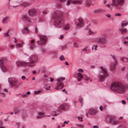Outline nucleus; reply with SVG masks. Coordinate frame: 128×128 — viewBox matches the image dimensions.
Instances as JSON below:
<instances>
[{"mask_svg": "<svg viewBox=\"0 0 128 128\" xmlns=\"http://www.w3.org/2000/svg\"><path fill=\"white\" fill-rule=\"evenodd\" d=\"M126 86L122 83L118 82H114L111 85L110 88L116 93L122 94L126 90Z\"/></svg>", "mask_w": 128, "mask_h": 128, "instance_id": "f257e3e1", "label": "nucleus"}, {"mask_svg": "<svg viewBox=\"0 0 128 128\" xmlns=\"http://www.w3.org/2000/svg\"><path fill=\"white\" fill-rule=\"evenodd\" d=\"M52 16L54 20L55 26L58 28L61 27L64 22V20L61 14L57 11L52 14Z\"/></svg>", "mask_w": 128, "mask_h": 128, "instance_id": "f03ea898", "label": "nucleus"}, {"mask_svg": "<svg viewBox=\"0 0 128 128\" xmlns=\"http://www.w3.org/2000/svg\"><path fill=\"white\" fill-rule=\"evenodd\" d=\"M100 67L102 71L99 76L100 79V81H103L108 76V71L104 67L102 66H100Z\"/></svg>", "mask_w": 128, "mask_h": 128, "instance_id": "7ed1b4c3", "label": "nucleus"}, {"mask_svg": "<svg viewBox=\"0 0 128 128\" xmlns=\"http://www.w3.org/2000/svg\"><path fill=\"white\" fill-rule=\"evenodd\" d=\"M113 4H111L112 7L114 5L118 9L122 8V5L124 4V0H112Z\"/></svg>", "mask_w": 128, "mask_h": 128, "instance_id": "20e7f679", "label": "nucleus"}, {"mask_svg": "<svg viewBox=\"0 0 128 128\" xmlns=\"http://www.w3.org/2000/svg\"><path fill=\"white\" fill-rule=\"evenodd\" d=\"M38 36L40 38V40L36 42V43L41 46L44 45L46 43L47 40L46 36L42 35H39Z\"/></svg>", "mask_w": 128, "mask_h": 128, "instance_id": "39448f33", "label": "nucleus"}, {"mask_svg": "<svg viewBox=\"0 0 128 128\" xmlns=\"http://www.w3.org/2000/svg\"><path fill=\"white\" fill-rule=\"evenodd\" d=\"M65 79V78L63 77H61L58 79V85L55 88L56 90H60L64 87V84L62 81L63 82Z\"/></svg>", "mask_w": 128, "mask_h": 128, "instance_id": "423d86ee", "label": "nucleus"}, {"mask_svg": "<svg viewBox=\"0 0 128 128\" xmlns=\"http://www.w3.org/2000/svg\"><path fill=\"white\" fill-rule=\"evenodd\" d=\"M96 41L97 42L101 45H103L108 43V41L106 38L104 37H100L97 38Z\"/></svg>", "mask_w": 128, "mask_h": 128, "instance_id": "0eeeda50", "label": "nucleus"}, {"mask_svg": "<svg viewBox=\"0 0 128 128\" xmlns=\"http://www.w3.org/2000/svg\"><path fill=\"white\" fill-rule=\"evenodd\" d=\"M8 83L13 86H15L17 84L18 82V80L16 78H8Z\"/></svg>", "mask_w": 128, "mask_h": 128, "instance_id": "6e6552de", "label": "nucleus"}, {"mask_svg": "<svg viewBox=\"0 0 128 128\" xmlns=\"http://www.w3.org/2000/svg\"><path fill=\"white\" fill-rule=\"evenodd\" d=\"M76 28H79L82 27L84 25L83 20L81 17L78 18L76 22Z\"/></svg>", "mask_w": 128, "mask_h": 128, "instance_id": "1a4fd4ad", "label": "nucleus"}, {"mask_svg": "<svg viewBox=\"0 0 128 128\" xmlns=\"http://www.w3.org/2000/svg\"><path fill=\"white\" fill-rule=\"evenodd\" d=\"M30 61L31 64L36 62L38 60V57L36 55H32L29 56Z\"/></svg>", "mask_w": 128, "mask_h": 128, "instance_id": "9d476101", "label": "nucleus"}, {"mask_svg": "<svg viewBox=\"0 0 128 128\" xmlns=\"http://www.w3.org/2000/svg\"><path fill=\"white\" fill-rule=\"evenodd\" d=\"M22 18L23 20L26 21L29 23L31 22V20L28 15L27 14H24L22 15Z\"/></svg>", "mask_w": 128, "mask_h": 128, "instance_id": "9b49d317", "label": "nucleus"}, {"mask_svg": "<svg viewBox=\"0 0 128 128\" xmlns=\"http://www.w3.org/2000/svg\"><path fill=\"white\" fill-rule=\"evenodd\" d=\"M28 13L30 16L33 17L36 15V10L35 8H32L28 10Z\"/></svg>", "mask_w": 128, "mask_h": 128, "instance_id": "f8f14e48", "label": "nucleus"}, {"mask_svg": "<svg viewBox=\"0 0 128 128\" xmlns=\"http://www.w3.org/2000/svg\"><path fill=\"white\" fill-rule=\"evenodd\" d=\"M116 117L112 116H111L109 119V122L111 124L116 125L118 123V121L114 120Z\"/></svg>", "mask_w": 128, "mask_h": 128, "instance_id": "ddd939ff", "label": "nucleus"}, {"mask_svg": "<svg viewBox=\"0 0 128 128\" xmlns=\"http://www.w3.org/2000/svg\"><path fill=\"white\" fill-rule=\"evenodd\" d=\"M28 62H26L21 61H17L16 63V65L18 66H26L28 65Z\"/></svg>", "mask_w": 128, "mask_h": 128, "instance_id": "4468645a", "label": "nucleus"}, {"mask_svg": "<svg viewBox=\"0 0 128 128\" xmlns=\"http://www.w3.org/2000/svg\"><path fill=\"white\" fill-rule=\"evenodd\" d=\"M80 2L78 1H73L71 0H68L66 2V5L67 6H69L71 4H76Z\"/></svg>", "mask_w": 128, "mask_h": 128, "instance_id": "2eb2a0df", "label": "nucleus"}, {"mask_svg": "<svg viewBox=\"0 0 128 128\" xmlns=\"http://www.w3.org/2000/svg\"><path fill=\"white\" fill-rule=\"evenodd\" d=\"M98 112L96 109H91L89 110V112L90 114L94 115Z\"/></svg>", "mask_w": 128, "mask_h": 128, "instance_id": "dca6fc26", "label": "nucleus"}, {"mask_svg": "<svg viewBox=\"0 0 128 128\" xmlns=\"http://www.w3.org/2000/svg\"><path fill=\"white\" fill-rule=\"evenodd\" d=\"M90 24L87 27H86V28L87 30H88L89 29V31L90 32V34H96V33L97 32L96 31L94 32H92L91 30V29L90 28Z\"/></svg>", "mask_w": 128, "mask_h": 128, "instance_id": "f3484780", "label": "nucleus"}, {"mask_svg": "<svg viewBox=\"0 0 128 128\" xmlns=\"http://www.w3.org/2000/svg\"><path fill=\"white\" fill-rule=\"evenodd\" d=\"M128 24V21L124 20L123 21L122 23V27H124Z\"/></svg>", "mask_w": 128, "mask_h": 128, "instance_id": "a211bd4d", "label": "nucleus"}, {"mask_svg": "<svg viewBox=\"0 0 128 128\" xmlns=\"http://www.w3.org/2000/svg\"><path fill=\"white\" fill-rule=\"evenodd\" d=\"M29 30L27 28H24L22 30V32L23 33L26 34L28 33L29 32Z\"/></svg>", "mask_w": 128, "mask_h": 128, "instance_id": "6ab92c4d", "label": "nucleus"}, {"mask_svg": "<svg viewBox=\"0 0 128 128\" xmlns=\"http://www.w3.org/2000/svg\"><path fill=\"white\" fill-rule=\"evenodd\" d=\"M70 28V25L69 24H65L64 26V29L66 30H68Z\"/></svg>", "mask_w": 128, "mask_h": 128, "instance_id": "aec40b11", "label": "nucleus"}, {"mask_svg": "<svg viewBox=\"0 0 128 128\" xmlns=\"http://www.w3.org/2000/svg\"><path fill=\"white\" fill-rule=\"evenodd\" d=\"M0 67L2 70L4 72H5L7 70L6 67L4 65H2Z\"/></svg>", "mask_w": 128, "mask_h": 128, "instance_id": "412c9836", "label": "nucleus"}, {"mask_svg": "<svg viewBox=\"0 0 128 128\" xmlns=\"http://www.w3.org/2000/svg\"><path fill=\"white\" fill-rule=\"evenodd\" d=\"M30 2H23L22 4V6L24 7H26L30 5Z\"/></svg>", "mask_w": 128, "mask_h": 128, "instance_id": "4be33fe9", "label": "nucleus"}, {"mask_svg": "<svg viewBox=\"0 0 128 128\" xmlns=\"http://www.w3.org/2000/svg\"><path fill=\"white\" fill-rule=\"evenodd\" d=\"M116 65L117 64H112V66H110V68L111 70H114L116 68Z\"/></svg>", "mask_w": 128, "mask_h": 128, "instance_id": "5701e85b", "label": "nucleus"}, {"mask_svg": "<svg viewBox=\"0 0 128 128\" xmlns=\"http://www.w3.org/2000/svg\"><path fill=\"white\" fill-rule=\"evenodd\" d=\"M20 6V4H16L15 3L12 5L10 6L12 7L13 8H15L18 7Z\"/></svg>", "mask_w": 128, "mask_h": 128, "instance_id": "b1692460", "label": "nucleus"}, {"mask_svg": "<svg viewBox=\"0 0 128 128\" xmlns=\"http://www.w3.org/2000/svg\"><path fill=\"white\" fill-rule=\"evenodd\" d=\"M112 58L114 59V61L115 63L116 64H118V62L116 59V57L114 55H113L112 56Z\"/></svg>", "mask_w": 128, "mask_h": 128, "instance_id": "393cba45", "label": "nucleus"}, {"mask_svg": "<svg viewBox=\"0 0 128 128\" xmlns=\"http://www.w3.org/2000/svg\"><path fill=\"white\" fill-rule=\"evenodd\" d=\"M66 105V104H64L62 105H61L60 107V109L62 110H64L66 108L65 107Z\"/></svg>", "mask_w": 128, "mask_h": 128, "instance_id": "a878e982", "label": "nucleus"}, {"mask_svg": "<svg viewBox=\"0 0 128 128\" xmlns=\"http://www.w3.org/2000/svg\"><path fill=\"white\" fill-rule=\"evenodd\" d=\"M77 75L78 77L80 78H83V75L81 73H77Z\"/></svg>", "mask_w": 128, "mask_h": 128, "instance_id": "bb28decb", "label": "nucleus"}, {"mask_svg": "<svg viewBox=\"0 0 128 128\" xmlns=\"http://www.w3.org/2000/svg\"><path fill=\"white\" fill-rule=\"evenodd\" d=\"M14 42L16 44V46H18V47H20L22 46V45L21 44H19L18 43H17V42L16 40L14 41Z\"/></svg>", "mask_w": 128, "mask_h": 128, "instance_id": "cd10ccee", "label": "nucleus"}, {"mask_svg": "<svg viewBox=\"0 0 128 128\" xmlns=\"http://www.w3.org/2000/svg\"><path fill=\"white\" fill-rule=\"evenodd\" d=\"M8 18V17L7 16H6L3 18L2 20V23H6L5 22L6 20Z\"/></svg>", "mask_w": 128, "mask_h": 128, "instance_id": "c85d7f7f", "label": "nucleus"}, {"mask_svg": "<svg viewBox=\"0 0 128 128\" xmlns=\"http://www.w3.org/2000/svg\"><path fill=\"white\" fill-rule=\"evenodd\" d=\"M127 58H128L122 57V58L121 60L123 62H128V60Z\"/></svg>", "mask_w": 128, "mask_h": 128, "instance_id": "c756f323", "label": "nucleus"}, {"mask_svg": "<svg viewBox=\"0 0 128 128\" xmlns=\"http://www.w3.org/2000/svg\"><path fill=\"white\" fill-rule=\"evenodd\" d=\"M76 125L78 127L80 128H83L84 126L83 124H77Z\"/></svg>", "mask_w": 128, "mask_h": 128, "instance_id": "7c9ffc66", "label": "nucleus"}, {"mask_svg": "<svg viewBox=\"0 0 128 128\" xmlns=\"http://www.w3.org/2000/svg\"><path fill=\"white\" fill-rule=\"evenodd\" d=\"M40 50L42 53L45 52H46V49L44 48H42Z\"/></svg>", "mask_w": 128, "mask_h": 128, "instance_id": "2f4dec72", "label": "nucleus"}, {"mask_svg": "<svg viewBox=\"0 0 128 128\" xmlns=\"http://www.w3.org/2000/svg\"><path fill=\"white\" fill-rule=\"evenodd\" d=\"M4 36L5 37H10V36L9 35L8 32H6V33L4 34Z\"/></svg>", "mask_w": 128, "mask_h": 128, "instance_id": "473e14b6", "label": "nucleus"}, {"mask_svg": "<svg viewBox=\"0 0 128 128\" xmlns=\"http://www.w3.org/2000/svg\"><path fill=\"white\" fill-rule=\"evenodd\" d=\"M60 59L61 60H65V58H64V56L63 55H61L60 58Z\"/></svg>", "mask_w": 128, "mask_h": 128, "instance_id": "72a5a7b5", "label": "nucleus"}, {"mask_svg": "<svg viewBox=\"0 0 128 128\" xmlns=\"http://www.w3.org/2000/svg\"><path fill=\"white\" fill-rule=\"evenodd\" d=\"M106 6L107 7H108L110 10H112V8L113 7H112V5L111 6H110L109 4H106Z\"/></svg>", "mask_w": 128, "mask_h": 128, "instance_id": "f704fd0d", "label": "nucleus"}, {"mask_svg": "<svg viewBox=\"0 0 128 128\" xmlns=\"http://www.w3.org/2000/svg\"><path fill=\"white\" fill-rule=\"evenodd\" d=\"M58 112H54L55 113V116H56L57 115H58L61 112V111L60 110H58Z\"/></svg>", "mask_w": 128, "mask_h": 128, "instance_id": "c9c22d12", "label": "nucleus"}, {"mask_svg": "<svg viewBox=\"0 0 128 128\" xmlns=\"http://www.w3.org/2000/svg\"><path fill=\"white\" fill-rule=\"evenodd\" d=\"M3 62V61L2 60H0V67L4 65Z\"/></svg>", "mask_w": 128, "mask_h": 128, "instance_id": "e433bc0d", "label": "nucleus"}, {"mask_svg": "<svg viewBox=\"0 0 128 128\" xmlns=\"http://www.w3.org/2000/svg\"><path fill=\"white\" fill-rule=\"evenodd\" d=\"M74 46L75 47L78 48V44L76 42H74L73 43Z\"/></svg>", "mask_w": 128, "mask_h": 128, "instance_id": "4c0bfd02", "label": "nucleus"}, {"mask_svg": "<svg viewBox=\"0 0 128 128\" xmlns=\"http://www.w3.org/2000/svg\"><path fill=\"white\" fill-rule=\"evenodd\" d=\"M99 13L105 12V10L103 9H99Z\"/></svg>", "mask_w": 128, "mask_h": 128, "instance_id": "58836bf2", "label": "nucleus"}, {"mask_svg": "<svg viewBox=\"0 0 128 128\" xmlns=\"http://www.w3.org/2000/svg\"><path fill=\"white\" fill-rule=\"evenodd\" d=\"M41 91L40 90L35 91H34L35 94H38Z\"/></svg>", "mask_w": 128, "mask_h": 128, "instance_id": "ea45409f", "label": "nucleus"}, {"mask_svg": "<svg viewBox=\"0 0 128 128\" xmlns=\"http://www.w3.org/2000/svg\"><path fill=\"white\" fill-rule=\"evenodd\" d=\"M115 16H120L122 15V14L120 13H117L115 14Z\"/></svg>", "mask_w": 128, "mask_h": 128, "instance_id": "a19ab883", "label": "nucleus"}, {"mask_svg": "<svg viewBox=\"0 0 128 128\" xmlns=\"http://www.w3.org/2000/svg\"><path fill=\"white\" fill-rule=\"evenodd\" d=\"M42 12L44 14H47L48 12V11L47 10H44L42 11Z\"/></svg>", "mask_w": 128, "mask_h": 128, "instance_id": "79ce46f5", "label": "nucleus"}, {"mask_svg": "<svg viewBox=\"0 0 128 128\" xmlns=\"http://www.w3.org/2000/svg\"><path fill=\"white\" fill-rule=\"evenodd\" d=\"M79 100L80 102V103H81L82 105L83 102L81 98H80L79 99Z\"/></svg>", "mask_w": 128, "mask_h": 128, "instance_id": "37998d69", "label": "nucleus"}, {"mask_svg": "<svg viewBox=\"0 0 128 128\" xmlns=\"http://www.w3.org/2000/svg\"><path fill=\"white\" fill-rule=\"evenodd\" d=\"M78 71L79 72H83V70L81 68H79Z\"/></svg>", "mask_w": 128, "mask_h": 128, "instance_id": "c03bdc74", "label": "nucleus"}, {"mask_svg": "<svg viewBox=\"0 0 128 128\" xmlns=\"http://www.w3.org/2000/svg\"><path fill=\"white\" fill-rule=\"evenodd\" d=\"M57 6L58 7H61L62 6L61 4L59 3L57 4Z\"/></svg>", "mask_w": 128, "mask_h": 128, "instance_id": "a18cd8bd", "label": "nucleus"}, {"mask_svg": "<svg viewBox=\"0 0 128 128\" xmlns=\"http://www.w3.org/2000/svg\"><path fill=\"white\" fill-rule=\"evenodd\" d=\"M78 120L80 121H82V117L78 116Z\"/></svg>", "mask_w": 128, "mask_h": 128, "instance_id": "49530a36", "label": "nucleus"}, {"mask_svg": "<svg viewBox=\"0 0 128 128\" xmlns=\"http://www.w3.org/2000/svg\"><path fill=\"white\" fill-rule=\"evenodd\" d=\"M35 47V46L33 45H32V46H31L30 47V48L31 50H32Z\"/></svg>", "mask_w": 128, "mask_h": 128, "instance_id": "de8ad7c7", "label": "nucleus"}, {"mask_svg": "<svg viewBox=\"0 0 128 128\" xmlns=\"http://www.w3.org/2000/svg\"><path fill=\"white\" fill-rule=\"evenodd\" d=\"M38 114L40 115H43L44 114V113L43 112H40L38 113Z\"/></svg>", "mask_w": 128, "mask_h": 128, "instance_id": "09e8293b", "label": "nucleus"}, {"mask_svg": "<svg viewBox=\"0 0 128 128\" xmlns=\"http://www.w3.org/2000/svg\"><path fill=\"white\" fill-rule=\"evenodd\" d=\"M21 78L23 80H24L26 78V77L24 76H22Z\"/></svg>", "mask_w": 128, "mask_h": 128, "instance_id": "8fccbe9b", "label": "nucleus"}, {"mask_svg": "<svg viewBox=\"0 0 128 128\" xmlns=\"http://www.w3.org/2000/svg\"><path fill=\"white\" fill-rule=\"evenodd\" d=\"M94 12L96 13H99V9L94 10Z\"/></svg>", "mask_w": 128, "mask_h": 128, "instance_id": "3c124183", "label": "nucleus"}, {"mask_svg": "<svg viewBox=\"0 0 128 128\" xmlns=\"http://www.w3.org/2000/svg\"><path fill=\"white\" fill-rule=\"evenodd\" d=\"M60 2L61 3H64L66 1V0H60Z\"/></svg>", "mask_w": 128, "mask_h": 128, "instance_id": "603ef678", "label": "nucleus"}, {"mask_svg": "<svg viewBox=\"0 0 128 128\" xmlns=\"http://www.w3.org/2000/svg\"><path fill=\"white\" fill-rule=\"evenodd\" d=\"M66 45H64L62 46V49L63 50H64L66 48Z\"/></svg>", "mask_w": 128, "mask_h": 128, "instance_id": "864d4df0", "label": "nucleus"}, {"mask_svg": "<svg viewBox=\"0 0 128 128\" xmlns=\"http://www.w3.org/2000/svg\"><path fill=\"white\" fill-rule=\"evenodd\" d=\"M1 94L2 95V97H5V94L4 93H1Z\"/></svg>", "mask_w": 128, "mask_h": 128, "instance_id": "5fc2aeb1", "label": "nucleus"}, {"mask_svg": "<svg viewBox=\"0 0 128 128\" xmlns=\"http://www.w3.org/2000/svg\"><path fill=\"white\" fill-rule=\"evenodd\" d=\"M117 128H126V127L124 126H119Z\"/></svg>", "mask_w": 128, "mask_h": 128, "instance_id": "6e6d98bb", "label": "nucleus"}, {"mask_svg": "<svg viewBox=\"0 0 128 128\" xmlns=\"http://www.w3.org/2000/svg\"><path fill=\"white\" fill-rule=\"evenodd\" d=\"M43 117V116H36V118L38 119H39V118H41Z\"/></svg>", "mask_w": 128, "mask_h": 128, "instance_id": "4d7b16f0", "label": "nucleus"}, {"mask_svg": "<svg viewBox=\"0 0 128 128\" xmlns=\"http://www.w3.org/2000/svg\"><path fill=\"white\" fill-rule=\"evenodd\" d=\"M127 39H128V38H127ZM124 43L125 44H127V45H128V41L126 42V41H125L124 42Z\"/></svg>", "mask_w": 128, "mask_h": 128, "instance_id": "13d9d810", "label": "nucleus"}, {"mask_svg": "<svg viewBox=\"0 0 128 128\" xmlns=\"http://www.w3.org/2000/svg\"><path fill=\"white\" fill-rule=\"evenodd\" d=\"M100 109L101 111H102L103 110V107L102 106H100Z\"/></svg>", "mask_w": 128, "mask_h": 128, "instance_id": "bf43d9fd", "label": "nucleus"}, {"mask_svg": "<svg viewBox=\"0 0 128 128\" xmlns=\"http://www.w3.org/2000/svg\"><path fill=\"white\" fill-rule=\"evenodd\" d=\"M16 124L17 125L18 128H20V123L19 122H18L16 123Z\"/></svg>", "mask_w": 128, "mask_h": 128, "instance_id": "052dcab7", "label": "nucleus"}, {"mask_svg": "<svg viewBox=\"0 0 128 128\" xmlns=\"http://www.w3.org/2000/svg\"><path fill=\"white\" fill-rule=\"evenodd\" d=\"M122 103L123 104H126V102L124 100H123L122 101Z\"/></svg>", "mask_w": 128, "mask_h": 128, "instance_id": "680f3d73", "label": "nucleus"}, {"mask_svg": "<svg viewBox=\"0 0 128 128\" xmlns=\"http://www.w3.org/2000/svg\"><path fill=\"white\" fill-rule=\"evenodd\" d=\"M9 46L10 47L12 48H13L14 47V45L13 44L10 45Z\"/></svg>", "mask_w": 128, "mask_h": 128, "instance_id": "e2e57ef3", "label": "nucleus"}, {"mask_svg": "<svg viewBox=\"0 0 128 128\" xmlns=\"http://www.w3.org/2000/svg\"><path fill=\"white\" fill-rule=\"evenodd\" d=\"M38 29L37 28H36L35 29V32L36 33H37L38 32Z\"/></svg>", "mask_w": 128, "mask_h": 128, "instance_id": "0e129e2a", "label": "nucleus"}, {"mask_svg": "<svg viewBox=\"0 0 128 128\" xmlns=\"http://www.w3.org/2000/svg\"><path fill=\"white\" fill-rule=\"evenodd\" d=\"M106 16L109 18H110V17H111L110 15L109 14H106Z\"/></svg>", "mask_w": 128, "mask_h": 128, "instance_id": "69168bd1", "label": "nucleus"}, {"mask_svg": "<svg viewBox=\"0 0 128 128\" xmlns=\"http://www.w3.org/2000/svg\"><path fill=\"white\" fill-rule=\"evenodd\" d=\"M64 38V36L63 35H61L60 36V39H62L63 38Z\"/></svg>", "mask_w": 128, "mask_h": 128, "instance_id": "338daca9", "label": "nucleus"}, {"mask_svg": "<svg viewBox=\"0 0 128 128\" xmlns=\"http://www.w3.org/2000/svg\"><path fill=\"white\" fill-rule=\"evenodd\" d=\"M94 128H98V126H94L93 127Z\"/></svg>", "mask_w": 128, "mask_h": 128, "instance_id": "774afa93", "label": "nucleus"}]
</instances>
